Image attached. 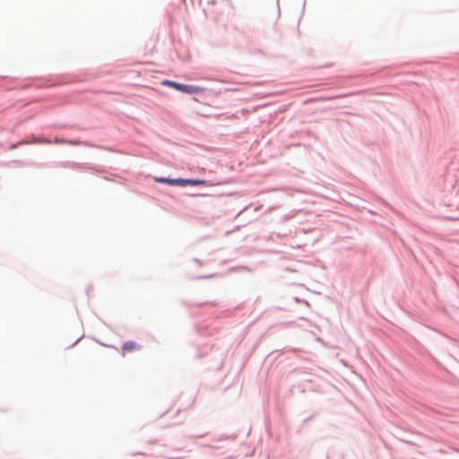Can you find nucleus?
<instances>
[{
    "instance_id": "20e7f679",
    "label": "nucleus",
    "mask_w": 459,
    "mask_h": 459,
    "mask_svg": "<svg viewBox=\"0 0 459 459\" xmlns=\"http://www.w3.org/2000/svg\"><path fill=\"white\" fill-rule=\"evenodd\" d=\"M174 185L182 186H187V179H184V178L172 179L171 186H174Z\"/></svg>"
},
{
    "instance_id": "7ed1b4c3",
    "label": "nucleus",
    "mask_w": 459,
    "mask_h": 459,
    "mask_svg": "<svg viewBox=\"0 0 459 459\" xmlns=\"http://www.w3.org/2000/svg\"><path fill=\"white\" fill-rule=\"evenodd\" d=\"M187 185L206 186V185H208V182L204 179H187Z\"/></svg>"
},
{
    "instance_id": "f257e3e1",
    "label": "nucleus",
    "mask_w": 459,
    "mask_h": 459,
    "mask_svg": "<svg viewBox=\"0 0 459 459\" xmlns=\"http://www.w3.org/2000/svg\"><path fill=\"white\" fill-rule=\"evenodd\" d=\"M174 89H176L179 91H182V92L189 93V94L202 93L204 91V89L202 87L187 85V84H181V83H178V82L176 83V85H174Z\"/></svg>"
},
{
    "instance_id": "0eeeda50",
    "label": "nucleus",
    "mask_w": 459,
    "mask_h": 459,
    "mask_svg": "<svg viewBox=\"0 0 459 459\" xmlns=\"http://www.w3.org/2000/svg\"><path fill=\"white\" fill-rule=\"evenodd\" d=\"M69 144H73V145H80V144H82V143H81L80 141H69L67 142Z\"/></svg>"
},
{
    "instance_id": "6e6552de",
    "label": "nucleus",
    "mask_w": 459,
    "mask_h": 459,
    "mask_svg": "<svg viewBox=\"0 0 459 459\" xmlns=\"http://www.w3.org/2000/svg\"><path fill=\"white\" fill-rule=\"evenodd\" d=\"M56 143H67V142L65 141V140H58V139H56Z\"/></svg>"
},
{
    "instance_id": "f03ea898",
    "label": "nucleus",
    "mask_w": 459,
    "mask_h": 459,
    "mask_svg": "<svg viewBox=\"0 0 459 459\" xmlns=\"http://www.w3.org/2000/svg\"><path fill=\"white\" fill-rule=\"evenodd\" d=\"M122 349H123L124 351L132 352V351H134L136 350H139L140 346L136 342H134L133 341H129V342H126L124 343Z\"/></svg>"
},
{
    "instance_id": "423d86ee",
    "label": "nucleus",
    "mask_w": 459,
    "mask_h": 459,
    "mask_svg": "<svg viewBox=\"0 0 459 459\" xmlns=\"http://www.w3.org/2000/svg\"><path fill=\"white\" fill-rule=\"evenodd\" d=\"M177 82H172V81H169V80H165L162 82V84L163 85H167V86H169V87H172L174 88V85H176Z\"/></svg>"
},
{
    "instance_id": "39448f33",
    "label": "nucleus",
    "mask_w": 459,
    "mask_h": 459,
    "mask_svg": "<svg viewBox=\"0 0 459 459\" xmlns=\"http://www.w3.org/2000/svg\"><path fill=\"white\" fill-rule=\"evenodd\" d=\"M155 181L160 182V183H166V184L171 185L172 179L167 178H155Z\"/></svg>"
}]
</instances>
